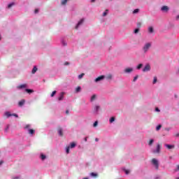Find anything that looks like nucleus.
Here are the masks:
<instances>
[{
  "instance_id": "5701e85b",
  "label": "nucleus",
  "mask_w": 179,
  "mask_h": 179,
  "mask_svg": "<svg viewBox=\"0 0 179 179\" xmlns=\"http://www.w3.org/2000/svg\"><path fill=\"white\" fill-rule=\"evenodd\" d=\"M153 142H154V140H153V139L150 140V141H149V143H148V145H149L150 146H152V145H153Z\"/></svg>"
},
{
  "instance_id": "f257e3e1",
  "label": "nucleus",
  "mask_w": 179,
  "mask_h": 179,
  "mask_svg": "<svg viewBox=\"0 0 179 179\" xmlns=\"http://www.w3.org/2000/svg\"><path fill=\"white\" fill-rule=\"evenodd\" d=\"M152 163L155 166L156 170H159V161L155 158L152 159Z\"/></svg>"
},
{
  "instance_id": "680f3d73",
  "label": "nucleus",
  "mask_w": 179,
  "mask_h": 179,
  "mask_svg": "<svg viewBox=\"0 0 179 179\" xmlns=\"http://www.w3.org/2000/svg\"><path fill=\"white\" fill-rule=\"evenodd\" d=\"M0 40H1V38H0Z\"/></svg>"
},
{
  "instance_id": "2eb2a0df",
  "label": "nucleus",
  "mask_w": 179,
  "mask_h": 179,
  "mask_svg": "<svg viewBox=\"0 0 179 179\" xmlns=\"http://www.w3.org/2000/svg\"><path fill=\"white\" fill-rule=\"evenodd\" d=\"M37 66H34L32 71H31V73L34 74L36 73V72H37Z\"/></svg>"
},
{
  "instance_id": "8fccbe9b",
  "label": "nucleus",
  "mask_w": 179,
  "mask_h": 179,
  "mask_svg": "<svg viewBox=\"0 0 179 179\" xmlns=\"http://www.w3.org/2000/svg\"><path fill=\"white\" fill-rule=\"evenodd\" d=\"M165 131H170V128H166Z\"/></svg>"
},
{
  "instance_id": "9d476101",
  "label": "nucleus",
  "mask_w": 179,
  "mask_h": 179,
  "mask_svg": "<svg viewBox=\"0 0 179 179\" xmlns=\"http://www.w3.org/2000/svg\"><path fill=\"white\" fill-rule=\"evenodd\" d=\"M83 22H85V19H81L77 24L76 29H78V27H79V26H80V24H82Z\"/></svg>"
},
{
  "instance_id": "6ab92c4d",
  "label": "nucleus",
  "mask_w": 179,
  "mask_h": 179,
  "mask_svg": "<svg viewBox=\"0 0 179 179\" xmlns=\"http://www.w3.org/2000/svg\"><path fill=\"white\" fill-rule=\"evenodd\" d=\"M25 92H27V93H33V90H30V89H26L25 90Z\"/></svg>"
},
{
  "instance_id": "f8f14e48",
  "label": "nucleus",
  "mask_w": 179,
  "mask_h": 179,
  "mask_svg": "<svg viewBox=\"0 0 179 179\" xmlns=\"http://www.w3.org/2000/svg\"><path fill=\"white\" fill-rule=\"evenodd\" d=\"M161 10L164 12H167L169 10V7L167 6H163Z\"/></svg>"
},
{
  "instance_id": "4be33fe9",
  "label": "nucleus",
  "mask_w": 179,
  "mask_h": 179,
  "mask_svg": "<svg viewBox=\"0 0 179 179\" xmlns=\"http://www.w3.org/2000/svg\"><path fill=\"white\" fill-rule=\"evenodd\" d=\"M90 176H91V177L96 178V177H97L98 175H97V173H94L92 172V173H90Z\"/></svg>"
},
{
  "instance_id": "c03bdc74",
  "label": "nucleus",
  "mask_w": 179,
  "mask_h": 179,
  "mask_svg": "<svg viewBox=\"0 0 179 179\" xmlns=\"http://www.w3.org/2000/svg\"><path fill=\"white\" fill-rule=\"evenodd\" d=\"M155 111L160 112V109H159V108H156Z\"/></svg>"
},
{
  "instance_id": "f704fd0d",
  "label": "nucleus",
  "mask_w": 179,
  "mask_h": 179,
  "mask_svg": "<svg viewBox=\"0 0 179 179\" xmlns=\"http://www.w3.org/2000/svg\"><path fill=\"white\" fill-rule=\"evenodd\" d=\"M98 124H99V122L96 121V122L94 123L93 127H97Z\"/></svg>"
},
{
  "instance_id": "c85d7f7f",
  "label": "nucleus",
  "mask_w": 179,
  "mask_h": 179,
  "mask_svg": "<svg viewBox=\"0 0 179 179\" xmlns=\"http://www.w3.org/2000/svg\"><path fill=\"white\" fill-rule=\"evenodd\" d=\"M66 2H68V0H63L62 1V5H66Z\"/></svg>"
},
{
  "instance_id": "3c124183",
  "label": "nucleus",
  "mask_w": 179,
  "mask_h": 179,
  "mask_svg": "<svg viewBox=\"0 0 179 179\" xmlns=\"http://www.w3.org/2000/svg\"><path fill=\"white\" fill-rule=\"evenodd\" d=\"M85 142H87V137L85 138Z\"/></svg>"
},
{
  "instance_id": "c9c22d12",
  "label": "nucleus",
  "mask_w": 179,
  "mask_h": 179,
  "mask_svg": "<svg viewBox=\"0 0 179 179\" xmlns=\"http://www.w3.org/2000/svg\"><path fill=\"white\" fill-rule=\"evenodd\" d=\"M13 5H15V3H11L8 4V8H12L13 6Z\"/></svg>"
},
{
  "instance_id": "dca6fc26",
  "label": "nucleus",
  "mask_w": 179,
  "mask_h": 179,
  "mask_svg": "<svg viewBox=\"0 0 179 179\" xmlns=\"http://www.w3.org/2000/svg\"><path fill=\"white\" fill-rule=\"evenodd\" d=\"M106 79H107V80H111V79H113V76L111 74H108L106 76Z\"/></svg>"
},
{
  "instance_id": "7ed1b4c3",
  "label": "nucleus",
  "mask_w": 179,
  "mask_h": 179,
  "mask_svg": "<svg viewBox=\"0 0 179 179\" xmlns=\"http://www.w3.org/2000/svg\"><path fill=\"white\" fill-rule=\"evenodd\" d=\"M151 46L152 45L150 43H146L143 48L144 52H148V50L150 48Z\"/></svg>"
},
{
  "instance_id": "c756f323",
  "label": "nucleus",
  "mask_w": 179,
  "mask_h": 179,
  "mask_svg": "<svg viewBox=\"0 0 179 179\" xmlns=\"http://www.w3.org/2000/svg\"><path fill=\"white\" fill-rule=\"evenodd\" d=\"M56 94H57V91H53L51 94V97H54V96H55Z\"/></svg>"
},
{
  "instance_id": "412c9836",
  "label": "nucleus",
  "mask_w": 179,
  "mask_h": 179,
  "mask_svg": "<svg viewBox=\"0 0 179 179\" xmlns=\"http://www.w3.org/2000/svg\"><path fill=\"white\" fill-rule=\"evenodd\" d=\"M75 146H76V144L75 143H71L70 148H71V149H73V148H75Z\"/></svg>"
},
{
  "instance_id": "0eeeda50",
  "label": "nucleus",
  "mask_w": 179,
  "mask_h": 179,
  "mask_svg": "<svg viewBox=\"0 0 179 179\" xmlns=\"http://www.w3.org/2000/svg\"><path fill=\"white\" fill-rule=\"evenodd\" d=\"M57 132L60 136H64V133L62 132V127H58L57 128Z\"/></svg>"
},
{
  "instance_id": "2f4dec72",
  "label": "nucleus",
  "mask_w": 179,
  "mask_h": 179,
  "mask_svg": "<svg viewBox=\"0 0 179 179\" xmlns=\"http://www.w3.org/2000/svg\"><path fill=\"white\" fill-rule=\"evenodd\" d=\"M142 66H143V64H138L137 66V69H141V68H142Z\"/></svg>"
},
{
  "instance_id": "bb28decb",
  "label": "nucleus",
  "mask_w": 179,
  "mask_h": 179,
  "mask_svg": "<svg viewBox=\"0 0 179 179\" xmlns=\"http://www.w3.org/2000/svg\"><path fill=\"white\" fill-rule=\"evenodd\" d=\"M93 100H96V94L92 95L91 97V101H93Z\"/></svg>"
},
{
  "instance_id": "473e14b6",
  "label": "nucleus",
  "mask_w": 179,
  "mask_h": 179,
  "mask_svg": "<svg viewBox=\"0 0 179 179\" xmlns=\"http://www.w3.org/2000/svg\"><path fill=\"white\" fill-rule=\"evenodd\" d=\"M157 82V77H154V80H153L152 83L155 84Z\"/></svg>"
},
{
  "instance_id": "de8ad7c7",
  "label": "nucleus",
  "mask_w": 179,
  "mask_h": 179,
  "mask_svg": "<svg viewBox=\"0 0 179 179\" xmlns=\"http://www.w3.org/2000/svg\"><path fill=\"white\" fill-rule=\"evenodd\" d=\"M3 164V161H0V166Z\"/></svg>"
},
{
  "instance_id": "e433bc0d",
  "label": "nucleus",
  "mask_w": 179,
  "mask_h": 179,
  "mask_svg": "<svg viewBox=\"0 0 179 179\" xmlns=\"http://www.w3.org/2000/svg\"><path fill=\"white\" fill-rule=\"evenodd\" d=\"M134 33H135V34L139 33V28L136 29L134 30Z\"/></svg>"
},
{
  "instance_id": "052dcab7",
  "label": "nucleus",
  "mask_w": 179,
  "mask_h": 179,
  "mask_svg": "<svg viewBox=\"0 0 179 179\" xmlns=\"http://www.w3.org/2000/svg\"><path fill=\"white\" fill-rule=\"evenodd\" d=\"M176 179H179V178H176Z\"/></svg>"
},
{
  "instance_id": "a18cd8bd",
  "label": "nucleus",
  "mask_w": 179,
  "mask_h": 179,
  "mask_svg": "<svg viewBox=\"0 0 179 179\" xmlns=\"http://www.w3.org/2000/svg\"><path fill=\"white\" fill-rule=\"evenodd\" d=\"M38 12V8L35 9L34 13H37Z\"/></svg>"
},
{
  "instance_id": "ea45409f",
  "label": "nucleus",
  "mask_w": 179,
  "mask_h": 179,
  "mask_svg": "<svg viewBox=\"0 0 179 179\" xmlns=\"http://www.w3.org/2000/svg\"><path fill=\"white\" fill-rule=\"evenodd\" d=\"M141 26H142V23H141V22H138L137 23V27H141Z\"/></svg>"
},
{
  "instance_id": "4468645a",
  "label": "nucleus",
  "mask_w": 179,
  "mask_h": 179,
  "mask_svg": "<svg viewBox=\"0 0 179 179\" xmlns=\"http://www.w3.org/2000/svg\"><path fill=\"white\" fill-rule=\"evenodd\" d=\"M25 103L24 99H22L19 103H18V106H20V107H22Z\"/></svg>"
},
{
  "instance_id": "4d7b16f0",
  "label": "nucleus",
  "mask_w": 179,
  "mask_h": 179,
  "mask_svg": "<svg viewBox=\"0 0 179 179\" xmlns=\"http://www.w3.org/2000/svg\"><path fill=\"white\" fill-rule=\"evenodd\" d=\"M63 44H64V45H66V43H63Z\"/></svg>"
},
{
  "instance_id": "b1692460",
  "label": "nucleus",
  "mask_w": 179,
  "mask_h": 179,
  "mask_svg": "<svg viewBox=\"0 0 179 179\" xmlns=\"http://www.w3.org/2000/svg\"><path fill=\"white\" fill-rule=\"evenodd\" d=\"M99 110H100V106H96L95 108H94V110L95 111H99Z\"/></svg>"
},
{
  "instance_id": "f03ea898",
  "label": "nucleus",
  "mask_w": 179,
  "mask_h": 179,
  "mask_svg": "<svg viewBox=\"0 0 179 179\" xmlns=\"http://www.w3.org/2000/svg\"><path fill=\"white\" fill-rule=\"evenodd\" d=\"M5 115L7 117V118H9V117H15V118H18L19 115L16 113L10 114V112H6Z\"/></svg>"
},
{
  "instance_id": "37998d69",
  "label": "nucleus",
  "mask_w": 179,
  "mask_h": 179,
  "mask_svg": "<svg viewBox=\"0 0 179 179\" xmlns=\"http://www.w3.org/2000/svg\"><path fill=\"white\" fill-rule=\"evenodd\" d=\"M124 172H125L126 174H129V170L124 169Z\"/></svg>"
},
{
  "instance_id": "4c0bfd02",
  "label": "nucleus",
  "mask_w": 179,
  "mask_h": 179,
  "mask_svg": "<svg viewBox=\"0 0 179 179\" xmlns=\"http://www.w3.org/2000/svg\"><path fill=\"white\" fill-rule=\"evenodd\" d=\"M139 12V9L136 8L133 11V13H138Z\"/></svg>"
},
{
  "instance_id": "72a5a7b5",
  "label": "nucleus",
  "mask_w": 179,
  "mask_h": 179,
  "mask_svg": "<svg viewBox=\"0 0 179 179\" xmlns=\"http://www.w3.org/2000/svg\"><path fill=\"white\" fill-rule=\"evenodd\" d=\"M138 78H139V76H136L133 80V82H136V80H138Z\"/></svg>"
},
{
  "instance_id": "13d9d810",
  "label": "nucleus",
  "mask_w": 179,
  "mask_h": 179,
  "mask_svg": "<svg viewBox=\"0 0 179 179\" xmlns=\"http://www.w3.org/2000/svg\"><path fill=\"white\" fill-rule=\"evenodd\" d=\"M178 170H179V165L178 166Z\"/></svg>"
},
{
  "instance_id": "49530a36",
  "label": "nucleus",
  "mask_w": 179,
  "mask_h": 179,
  "mask_svg": "<svg viewBox=\"0 0 179 179\" xmlns=\"http://www.w3.org/2000/svg\"><path fill=\"white\" fill-rule=\"evenodd\" d=\"M64 65H69V62H65Z\"/></svg>"
},
{
  "instance_id": "6e6552de",
  "label": "nucleus",
  "mask_w": 179,
  "mask_h": 179,
  "mask_svg": "<svg viewBox=\"0 0 179 179\" xmlns=\"http://www.w3.org/2000/svg\"><path fill=\"white\" fill-rule=\"evenodd\" d=\"M166 148H167V149L170 150V149H174V148H176V145H169V144H165Z\"/></svg>"
},
{
  "instance_id": "1a4fd4ad",
  "label": "nucleus",
  "mask_w": 179,
  "mask_h": 179,
  "mask_svg": "<svg viewBox=\"0 0 179 179\" xmlns=\"http://www.w3.org/2000/svg\"><path fill=\"white\" fill-rule=\"evenodd\" d=\"M64 94H65L64 92L60 93V96L58 98L59 101H62V100H64Z\"/></svg>"
},
{
  "instance_id": "09e8293b",
  "label": "nucleus",
  "mask_w": 179,
  "mask_h": 179,
  "mask_svg": "<svg viewBox=\"0 0 179 179\" xmlns=\"http://www.w3.org/2000/svg\"><path fill=\"white\" fill-rule=\"evenodd\" d=\"M66 114H69V110H66Z\"/></svg>"
},
{
  "instance_id": "a19ab883",
  "label": "nucleus",
  "mask_w": 179,
  "mask_h": 179,
  "mask_svg": "<svg viewBox=\"0 0 179 179\" xmlns=\"http://www.w3.org/2000/svg\"><path fill=\"white\" fill-rule=\"evenodd\" d=\"M30 128V124H27L24 127L25 129H29Z\"/></svg>"
},
{
  "instance_id": "a878e982",
  "label": "nucleus",
  "mask_w": 179,
  "mask_h": 179,
  "mask_svg": "<svg viewBox=\"0 0 179 179\" xmlns=\"http://www.w3.org/2000/svg\"><path fill=\"white\" fill-rule=\"evenodd\" d=\"M148 31H149V33H153V27H149Z\"/></svg>"
},
{
  "instance_id": "7c9ffc66",
  "label": "nucleus",
  "mask_w": 179,
  "mask_h": 179,
  "mask_svg": "<svg viewBox=\"0 0 179 179\" xmlns=\"http://www.w3.org/2000/svg\"><path fill=\"white\" fill-rule=\"evenodd\" d=\"M85 75V73H81L78 76V79H82V78H83V76Z\"/></svg>"
},
{
  "instance_id": "bf43d9fd",
  "label": "nucleus",
  "mask_w": 179,
  "mask_h": 179,
  "mask_svg": "<svg viewBox=\"0 0 179 179\" xmlns=\"http://www.w3.org/2000/svg\"><path fill=\"white\" fill-rule=\"evenodd\" d=\"M83 179H89V178H84Z\"/></svg>"
},
{
  "instance_id": "58836bf2",
  "label": "nucleus",
  "mask_w": 179,
  "mask_h": 179,
  "mask_svg": "<svg viewBox=\"0 0 179 179\" xmlns=\"http://www.w3.org/2000/svg\"><path fill=\"white\" fill-rule=\"evenodd\" d=\"M107 12H108V10H106V11L103 13V16H107Z\"/></svg>"
},
{
  "instance_id": "a211bd4d",
  "label": "nucleus",
  "mask_w": 179,
  "mask_h": 179,
  "mask_svg": "<svg viewBox=\"0 0 179 179\" xmlns=\"http://www.w3.org/2000/svg\"><path fill=\"white\" fill-rule=\"evenodd\" d=\"M80 90H82V88L80 87H77L76 88V93H79V92H80Z\"/></svg>"
},
{
  "instance_id": "393cba45",
  "label": "nucleus",
  "mask_w": 179,
  "mask_h": 179,
  "mask_svg": "<svg viewBox=\"0 0 179 179\" xmlns=\"http://www.w3.org/2000/svg\"><path fill=\"white\" fill-rule=\"evenodd\" d=\"M162 128V124H159L157 127H156V131H160V129Z\"/></svg>"
},
{
  "instance_id": "aec40b11",
  "label": "nucleus",
  "mask_w": 179,
  "mask_h": 179,
  "mask_svg": "<svg viewBox=\"0 0 179 179\" xmlns=\"http://www.w3.org/2000/svg\"><path fill=\"white\" fill-rule=\"evenodd\" d=\"M110 123H113V122H114L115 121V117H112L110 119Z\"/></svg>"
},
{
  "instance_id": "cd10ccee",
  "label": "nucleus",
  "mask_w": 179,
  "mask_h": 179,
  "mask_svg": "<svg viewBox=\"0 0 179 179\" xmlns=\"http://www.w3.org/2000/svg\"><path fill=\"white\" fill-rule=\"evenodd\" d=\"M45 155H41V159H42V160H45Z\"/></svg>"
},
{
  "instance_id": "423d86ee",
  "label": "nucleus",
  "mask_w": 179,
  "mask_h": 179,
  "mask_svg": "<svg viewBox=\"0 0 179 179\" xmlns=\"http://www.w3.org/2000/svg\"><path fill=\"white\" fill-rule=\"evenodd\" d=\"M105 78L106 76H100L99 77L95 79V82H100V80H103V79H104Z\"/></svg>"
},
{
  "instance_id": "6e6d98bb",
  "label": "nucleus",
  "mask_w": 179,
  "mask_h": 179,
  "mask_svg": "<svg viewBox=\"0 0 179 179\" xmlns=\"http://www.w3.org/2000/svg\"><path fill=\"white\" fill-rule=\"evenodd\" d=\"M176 136H179V134H176Z\"/></svg>"
},
{
  "instance_id": "9b49d317",
  "label": "nucleus",
  "mask_w": 179,
  "mask_h": 179,
  "mask_svg": "<svg viewBox=\"0 0 179 179\" xmlns=\"http://www.w3.org/2000/svg\"><path fill=\"white\" fill-rule=\"evenodd\" d=\"M35 133H36V130L33 129H28V134H29V135H34V134Z\"/></svg>"
},
{
  "instance_id": "f3484780",
  "label": "nucleus",
  "mask_w": 179,
  "mask_h": 179,
  "mask_svg": "<svg viewBox=\"0 0 179 179\" xmlns=\"http://www.w3.org/2000/svg\"><path fill=\"white\" fill-rule=\"evenodd\" d=\"M26 87V84L20 85L17 87V89H24Z\"/></svg>"
},
{
  "instance_id": "20e7f679",
  "label": "nucleus",
  "mask_w": 179,
  "mask_h": 179,
  "mask_svg": "<svg viewBox=\"0 0 179 179\" xmlns=\"http://www.w3.org/2000/svg\"><path fill=\"white\" fill-rule=\"evenodd\" d=\"M150 71V64H147L143 69V72H149Z\"/></svg>"
},
{
  "instance_id": "39448f33",
  "label": "nucleus",
  "mask_w": 179,
  "mask_h": 179,
  "mask_svg": "<svg viewBox=\"0 0 179 179\" xmlns=\"http://www.w3.org/2000/svg\"><path fill=\"white\" fill-rule=\"evenodd\" d=\"M162 149V145L160 144H157L156 150L153 151V153H160V150Z\"/></svg>"
},
{
  "instance_id": "79ce46f5",
  "label": "nucleus",
  "mask_w": 179,
  "mask_h": 179,
  "mask_svg": "<svg viewBox=\"0 0 179 179\" xmlns=\"http://www.w3.org/2000/svg\"><path fill=\"white\" fill-rule=\"evenodd\" d=\"M70 148H71V147H67L66 148V152L67 154L69 153V149Z\"/></svg>"
},
{
  "instance_id": "603ef678",
  "label": "nucleus",
  "mask_w": 179,
  "mask_h": 179,
  "mask_svg": "<svg viewBox=\"0 0 179 179\" xmlns=\"http://www.w3.org/2000/svg\"><path fill=\"white\" fill-rule=\"evenodd\" d=\"M95 141H96V142H99V138H96Z\"/></svg>"
},
{
  "instance_id": "5fc2aeb1",
  "label": "nucleus",
  "mask_w": 179,
  "mask_h": 179,
  "mask_svg": "<svg viewBox=\"0 0 179 179\" xmlns=\"http://www.w3.org/2000/svg\"><path fill=\"white\" fill-rule=\"evenodd\" d=\"M177 19L178 20H179V15L177 16Z\"/></svg>"
},
{
  "instance_id": "ddd939ff",
  "label": "nucleus",
  "mask_w": 179,
  "mask_h": 179,
  "mask_svg": "<svg viewBox=\"0 0 179 179\" xmlns=\"http://www.w3.org/2000/svg\"><path fill=\"white\" fill-rule=\"evenodd\" d=\"M132 71H134L133 69H131V68H127V69H126L124 70V72H125L126 73H131V72H132Z\"/></svg>"
},
{
  "instance_id": "864d4df0",
  "label": "nucleus",
  "mask_w": 179,
  "mask_h": 179,
  "mask_svg": "<svg viewBox=\"0 0 179 179\" xmlns=\"http://www.w3.org/2000/svg\"><path fill=\"white\" fill-rule=\"evenodd\" d=\"M96 0H91V2H95Z\"/></svg>"
}]
</instances>
